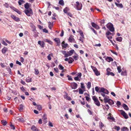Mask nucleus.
Masks as SVG:
<instances>
[{
  "label": "nucleus",
  "mask_w": 131,
  "mask_h": 131,
  "mask_svg": "<svg viewBox=\"0 0 131 131\" xmlns=\"http://www.w3.org/2000/svg\"><path fill=\"white\" fill-rule=\"evenodd\" d=\"M111 70L109 68H108L106 70L107 74L108 75H111L113 76H114V74L112 72H110V71Z\"/></svg>",
  "instance_id": "obj_9"
},
{
  "label": "nucleus",
  "mask_w": 131,
  "mask_h": 131,
  "mask_svg": "<svg viewBox=\"0 0 131 131\" xmlns=\"http://www.w3.org/2000/svg\"><path fill=\"white\" fill-rule=\"evenodd\" d=\"M24 12L26 15L28 16H30L31 15L33 14V13L32 9L30 8L28 9H25Z\"/></svg>",
  "instance_id": "obj_1"
},
{
  "label": "nucleus",
  "mask_w": 131,
  "mask_h": 131,
  "mask_svg": "<svg viewBox=\"0 0 131 131\" xmlns=\"http://www.w3.org/2000/svg\"><path fill=\"white\" fill-rule=\"evenodd\" d=\"M104 102L105 103H108L109 101H110V99L107 98L106 97H104Z\"/></svg>",
  "instance_id": "obj_27"
},
{
  "label": "nucleus",
  "mask_w": 131,
  "mask_h": 131,
  "mask_svg": "<svg viewBox=\"0 0 131 131\" xmlns=\"http://www.w3.org/2000/svg\"><path fill=\"white\" fill-rule=\"evenodd\" d=\"M79 33L81 37L83 38H84V35L83 34L82 31L81 30H80L79 31Z\"/></svg>",
  "instance_id": "obj_31"
},
{
  "label": "nucleus",
  "mask_w": 131,
  "mask_h": 131,
  "mask_svg": "<svg viewBox=\"0 0 131 131\" xmlns=\"http://www.w3.org/2000/svg\"><path fill=\"white\" fill-rule=\"evenodd\" d=\"M105 89L104 88L102 87L101 88L100 90H99V93H103L104 92V91Z\"/></svg>",
  "instance_id": "obj_37"
},
{
  "label": "nucleus",
  "mask_w": 131,
  "mask_h": 131,
  "mask_svg": "<svg viewBox=\"0 0 131 131\" xmlns=\"http://www.w3.org/2000/svg\"><path fill=\"white\" fill-rule=\"evenodd\" d=\"M116 40L119 42L122 41V38L121 37H118L116 38Z\"/></svg>",
  "instance_id": "obj_22"
},
{
  "label": "nucleus",
  "mask_w": 131,
  "mask_h": 131,
  "mask_svg": "<svg viewBox=\"0 0 131 131\" xmlns=\"http://www.w3.org/2000/svg\"><path fill=\"white\" fill-rule=\"evenodd\" d=\"M87 111H88V112L89 114L90 115H92V114H93L92 112L89 109H88V110Z\"/></svg>",
  "instance_id": "obj_57"
},
{
  "label": "nucleus",
  "mask_w": 131,
  "mask_h": 131,
  "mask_svg": "<svg viewBox=\"0 0 131 131\" xmlns=\"http://www.w3.org/2000/svg\"><path fill=\"white\" fill-rule=\"evenodd\" d=\"M100 126V127H102L104 126V125L103 123L101 122H100L99 123Z\"/></svg>",
  "instance_id": "obj_48"
},
{
  "label": "nucleus",
  "mask_w": 131,
  "mask_h": 131,
  "mask_svg": "<svg viewBox=\"0 0 131 131\" xmlns=\"http://www.w3.org/2000/svg\"><path fill=\"white\" fill-rule=\"evenodd\" d=\"M37 128L35 126H33L31 127V129L34 131H36Z\"/></svg>",
  "instance_id": "obj_43"
},
{
  "label": "nucleus",
  "mask_w": 131,
  "mask_h": 131,
  "mask_svg": "<svg viewBox=\"0 0 131 131\" xmlns=\"http://www.w3.org/2000/svg\"><path fill=\"white\" fill-rule=\"evenodd\" d=\"M38 43L42 47H44L45 46V44L43 41H38Z\"/></svg>",
  "instance_id": "obj_12"
},
{
  "label": "nucleus",
  "mask_w": 131,
  "mask_h": 131,
  "mask_svg": "<svg viewBox=\"0 0 131 131\" xmlns=\"http://www.w3.org/2000/svg\"><path fill=\"white\" fill-rule=\"evenodd\" d=\"M8 49L6 47H4L2 49V52L3 54H5L7 51Z\"/></svg>",
  "instance_id": "obj_15"
},
{
  "label": "nucleus",
  "mask_w": 131,
  "mask_h": 131,
  "mask_svg": "<svg viewBox=\"0 0 131 131\" xmlns=\"http://www.w3.org/2000/svg\"><path fill=\"white\" fill-rule=\"evenodd\" d=\"M34 70H35V74H36V75L38 74L39 73V71L36 68H35Z\"/></svg>",
  "instance_id": "obj_40"
},
{
  "label": "nucleus",
  "mask_w": 131,
  "mask_h": 131,
  "mask_svg": "<svg viewBox=\"0 0 131 131\" xmlns=\"http://www.w3.org/2000/svg\"><path fill=\"white\" fill-rule=\"evenodd\" d=\"M45 41L46 42L48 43H49L50 45H52V42L50 40H48L47 39H46Z\"/></svg>",
  "instance_id": "obj_33"
},
{
  "label": "nucleus",
  "mask_w": 131,
  "mask_h": 131,
  "mask_svg": "<svg viewBox=\"0 0 131 131\" xmlns=\"http://www.w3.org/2000/svg\"><path fill=\"white\" fill-rule=\"evenodd\" d=\"M47 59L49 60H51V58L50 56V54H49V55L47 56Z\"/></svg>",
  "instance_id": "obj_61"
},
{
  "label": "nucleus",
  "mask_w": 131,
  "mask_h": 131,
  "mask_svg": "<svg viewBox=\"0 0 131 131\" xmlns=\"http://www.w3.org/2000/svg\"><path fill=\"white\" fill-rule=\"evenodd\" d=\"M69 8L66 7L63 9V11L64 13L67 14L68 13L67 12L69 11Z\"/></svg>",
  "instance_id": "obj_23"
},
{
  "label": "nucleus",
  "mask_w": 131,
  "mask_h": 131,
  "mask_svg": "<svg viewBox=\"0 0 131 131\" xmlns=\"http://www.w3.org/2000/svg\"><path fill=\"white\" fill-rule=\"evenodd\" d=\"M18 3L19 5H21L22 3L23 4L25 3V2L23 0H18Z\"/></svg>",
  "instance_id": "obj_19"
},
{
  "label": "nucleus",
  "mask_w": 131,
  "mask_h": 131,
  "mask_svg": "<svg viewBox=\"0 0 131 131\" xmlns=\"http://www.w3.org/2000/svg\"><path fill=\"white\" fill-rule=\"evenodd\" d=\"M121 66H119L117 67V70L119 73H120L122 72V69L121 68Z\"/></svg>",
  "instance_id": "obj_29"
},
{
  "label": "nucleus",
  "mask_w": 131,
  "mask_h": 131,
  "mask_svg": "<svg viewBox=\"0 0 131 131\" xmlns=\"http://www.w3.org/2000/svg\"><path fill=\"white\" fill-rule=\"evenodd\" d=\"M3 5L6 8H8L9 6L8 4L7 3H5V4H4Z\"/></svg>",
  "instance_id": "obj_55"
},
{
  "label": "nucleus",
  "mask_w": 131,
  "mask_h": 131,
  "mask_svg": "<svg viewBox=\"0 0 131 131\" xmlns=\"http://www.w3.org/2000/svg\"><path fill=\"white\" fill-rule=\"evenodd\" d=\"M115 129L117 131L119 130L120 129V127L119 126H115Z\"/></svg>",
  "instance_id": "obj_52"
},
{
  "label": "nucleus",
  "mask_w": 131,
  "mask_h": 131,
  "mask_svg": "<svg viewBox=\"0 0 131 131\" xmlns=\"http://www.w3.org/2000/svg\"><path fill=\"white\" fill-rule=\"evenodd\" d=\"M37 109L39 111H40L42 110V107L40 105H37Z\"/></svg>",
  "instance_id": "obj_39"
},
{
  "label": "nucleus",
  "mask_w": 131,
  "mask_h": 131,
  "mask_svg": "<svg viewBox=\"0 0 131 131\" xmlns=\"http://www.w3.org/2000/svg\"><path fill=\"white\" fill-rule=\"evenodd\" d=\"M121 74L122 75H126V71H122L121 72Z\"/></svg>",
  "instance_id": "obj_38"
},
{
  "label": "nucleus",
  "mask_w": 131,
  "mask_h": 131,
  "mask_svg": "<svg viewBox=\"0 0 131 131\" xmlns=\"http://www.w3.org/2000/svg\"><path fill=\"white\" fill-rule=\"evenodd\" d=\"M69 59L70 60L68 61V63L69 64L71 63L74 61V59L71 57L69 58Z\"/></svg>",
  "instance_id": "obj_18"
},
{
  "label": "nucleus",
  "mask_w": 131,
  "mask_h": 131,
  "mask_svg": "<svg viewBox=\"0 0 131 131\" xmlns=\"http://www.w3.org/2000/svg\"><path fill=\"white\" fill-rule=\"evenodd\" d=\"M103 93L106 94H108L109 93V92L107 90L105 89Z\"/></svg>",
  "instance_id": "obj_59"
},
{
  "label": "nucleus",
  "mask_w": 131,
  "mask_h": 131,
  "mask_svg": "<svg viewBox=\"0 0 131 131\" xmlns=\"http://www.w3.org/2000/svg\"><path fill=\"white\" fill-rule=\"evenodd\" d=\"M10 127L11 129H13V130L15 129V126L13 125L11 123V122L10 123Z\"/></svg>",
  "instance_id": "obj_26"
},
{
  "label": "nucleus",
  "mask_w": 131,
  "mask_h": 131,
  "mask_svg": "<svg viewBox=\"0 0 131 131\" xmlns=\"http://www.w3.org/2000/svg\"><path fill=\"white\" fill-rule=\"evenodd\" d=\"M43 31L46 33H48V31L46 29V28H44L43 29Z\"/></svg>",
  "instance_id": "obj_60"
},
{
  "label": "nucleus",
  "mask_w": 131,
  "mask_h": 131,
  "mask_svg": "<svg viewBox=\"0 0 131 131\" xmlns=\"http://www.w3.org/2000/svg\"><path fill=\"white\" fill-rule=\"evenodd\" d=\"M81 87L83 89H85V86H84V84L82 83H81Z\"/></svg>",
  "instance_id": "obj_47"
},
{
  "label": "nucleus",
  "mask_w": 131,
  "mask_h": 131,
  "mask_svg": "<svg viewBox=\"0 0 131 131\" xmlns=\"http://www.w3.org/2000/svg\"><path fill=\"white\" fill-rule=\"evenodd\" d=\"M91 67L93 70V71L96 75L98 76L100 75V72L95 67L92 66H91Z\"/></svg>",
  "instance_id": "obj_3"
},
{
  "label": "nucleus",
  "mask_w": 131,
  "mask_h": 131,
  "mask_svg": "<svg viewBox=\"0 0 131 131\" xmlns=\"http://www.w3.org/2000/svg\"><path fill=\"white\" fill-rule=\"evenodd\" d=\"M107 119H110L112 120V121H114L115 120V119L113 117H112L111 116L110 117H108L107 118Z\"/></svg>",
  "instance_id": "obj_41"
},
{
  "label": "nucleus",
  "mask_w": 131,
  "mask_h": 131,
  "mask_svg": "<svg viewBox=\"0 0 131 131\" xmlns=\"http://www.w3.org/2000/svg\"><path fill=\"white\" fill-rule=\"evenodd\" d=\"M73 58L75 60H78V57L76 56H73Z\"/></svg>",
  "instance_id": "obj_56"
},
{
  "label": "nucleus",
  "mask_w": 131,
  "mask_h": 131,
  "mask_svg": "<svg viewBox=\"0 0 131 131\" xmlns=\"http://www.w3.org/2000/svg\"><path fill=\"white\" fill-rule=\"evenodd\" d=\"M107 27L111 32H114L115 31L113 26L112 24H108L107 26Z\"/></svg>",
  "instance_id": "obj_4"
},
{
  "label": "nucleus",
  "mask_w": 131,
  "mask_h": 131,
  "mask_svg": "<svg viewBox=\"0 0 131 131\" xmlns=\"http://www.w3.org/2000/svg\"><path fill=\"white\" fill-rule=\"evenodd\" d=\"M2 124L3 126H5L7 124V121L5 120H2L1 121Z\"/></svg>",
  "instance_id": "obj_20"
},
{
  "label": "nucleus",
  "mask_w": 131,
  "mask_h": 131,
  "mask_svg": "<svg viewBox=\"0 0 131 131\" xmlns=\"http://www.w3.org/2000/svg\"><path fill=\"white\" fill-rule=\"evenodd\" d=\"M61 52L64 55V57H67V53H66V51H61Z\"/></svg>",
  "instance_id": "obj_21"
},
{
  "label": "nucleus",
  "mask_w": 131,
  "mask_h": 131,
  "mask_svg": "<svg viewBox=\"0 0 131 131\" xmlns=\"http://www.w3.org/2000/svg\"><path fill=\"white\" fill-rule=\"evenodd\" d=\"M54 40L56 42L57 46H59L60 45V40L59 38H56L54 39Z\"/></svg>",
  "instance_id": "obj_10"
},
{
  "label": "nucleus",
  "mask_w": 131,
  "mask_h": 131,
  "mask_svg": "<svg viewBox=\"0 0 131 131\" xmlns=\"http://www.w3.org/2000/svg\"><path fill=\"white\" fill-rule=\"evenodd\" d=\"M112 35L108 36H107V37L109 40H110V39L112 38Z\"/></svg>",
  "instance_id": "obj_64"
},
{
  "label": "nucleus",
  "mask_w": 131,
  "mask_h": 131,
  "mask_svg": "<svg viewBox=\"0 0 131 131\" xmlns=\"http://www.w3.org/2000/svg\"><path fill=\"white\" fill-rule=\"evenodd\" d=\"M24 106L22 104L20 105L19 107V110L20 111H22L23 109Z\"/></svg>",
  "instance_id": "obj_30"
},
{
  "label": "nucleus",
  "mask_w": 131,
  "mask_h": 131,
  "mask_svg": "<svg viewBox=\"0 0 131 131\" xmlns=\"http://www.w3.org/2000/svg\"><path fill=\"white\" fill-rule=\"evenodd\" d=\"M10 17L16 21L18 22L20 21L19 18L16 17L15 15L12 14L11 15Z\"/></svg>",
  "instance_id": "obj_7"
},
{
  "label": "nucleus",
  "mask_w": 131,
  "mask_h": 131,
  "mask_svg": "<svg viewBox=\"0 0 131 131\" xmlns=\"http://www.w3.org/2000/svg\"><path fill=\"white\" fill-rule=\"evenodd\" d=\"M108 103L110 105H112L114 104V103L112 100L111 99H110V101H109Z\"/></svg>",
  "instance_id": "obj_32"
},
{
  "label": "nucleus",
  "mask_w": 131,
  "mask_h": 131,
  "mask_svg": "<svg viewBox=\"0 0 131 131\" xmlns=\"http://www.w3.org/2000/svg\"><path fill=\"white\" fill-rule=\"evenodd\" d=\"M95 102V104L97 106H100V103L99 100Z\"/></svg>",
  "instance_id": "obj_42"
},
{
  "label": "nucleus",
  "mask_w": 131,
  "mask_h": 131,
  "mask_svg": "<svg viewBox=\"0 0 131 131\" xmlns=\"http://www.w3.org/2000/svg\"><path fill=\"white\" fill-rule=\"evenodd\" d=\"M92 99L94 100V102H96L98 100V99L95 96H93L92 97Z\"/></svg>",
  "instance_id": "obj_34"
},
{
  "label": "nucleus",
  "mask_w": 131,
  "mask_h": 131,
  "mask_svg": "<svg viewBox=\"0 0 131 131\" xmlns=\"http://www.w3.org/2000/svg\"><path fill=\"white\" fill-rule=\"evenodd\" d=\"M67 77L68 78V80H69L72 81L73 79L69 75L67 76Z\"/></svg>",
  "instance_id": "obj_49"
},
{
  "label": "nucleus",
  "mask_w": 131,
  "mask_h": 131,
  "mask_svg": "<svg viewBox=\"0 0 131 131\" xmlns=\"http://www.w3.org/2000/svg\"><path fill=\"white\" fill-rule=\"evenodd\" d=\"M32 79L31 78H29L28 77L26 79V81L27 82H30L32 81Z\"/></svg>",
  "instance_id": "obj_24"
},
{
  "label": "nucleus",
  "mask_w": 131,
  "mask_h": 131,
  "mask_svg": "<svg viewBox=\"0 0 131 131\" xmlns=\"http://www.w3.org/2000/svg\"><path fill=\"white\" fill-rule=\"evenodd\" d=\"M48 27L50 29H51L52 27L53 26V25L52 24H51V22L50 21H49L48 22Z\"/></svg>",
  "instance_id": "obj_25"
},
{
  "label": "nucleus",
  "mask_w": 131,
  "mask_h": 131,
  "mask_svg": "<svg viewBox=\"0 0 131 131\" xmlns=\"http://www.w3.org/2000/svg\"><path fill=\"white\" fill-rule=\"evenodd\" d=\"M76 4H75L74 6L76 7L77 9L78 10H81L82 9V3H80L78 1L76 2Z\"/></svg>",
  "instance_id": "obj_2"
},
{
  "label": "nucleus",
  "mask_w": 131,
  "mask_h": 131,
  "mask_svg": "<svg viewBox=\"0 0 131 131\" xmlns=\"http://www.w3.org/2000/svg\"><path fill=\"white\" fill-rule=\"evenodd\" d=\"M91 87V82H88V83L87 85V88L89 89Z\"/></svg>",
  "instance_id": "obj_35"
},
{
  "label": "nucleus",
  "mask_w": 131,
  "mask_h": 131,
  "mask_svg": "<svg viewBox=\"0 0 131 131\" xmlns=\"http://www.w3.org/2000/svg\"><path fill=\"white\" fill-rule=\"evenodd\" d=\"M91 24L92 27L95 28V29H100L99 27L97 25L95 24L94 23L92 22L91 23Z\"/></svg>",
  "instance_id": "obj_11"
},
{
  "label": "nucleus",
  "mask_w": 131,
  "mask_h": 131,
  "mask_svg": "<svg viewBox=\"0 0 131 131\" xmlns=\"http://www.w3.org/2000/svg\"><path fill=\"white\" fill-rule=\"evenodd\" d=\"M59 4L60 5L63 6L64 4V3L63 0H61L59 2Z\"/></svg>",
  "instance_id": "obj_36"
},
{
  "label": "nucleus",
  "mask_w": 131,
  "mask_h": 131,
  "mask_svg": "<svg viewBox=\"0 0 131 131\" xmlns=\"http://www.w3.org/2000/svg\"><path fill=\"white\" fill-rule=\"evenodd\" d=\"M106 60L108 62H110L111 61H112L113 60V59L112 57H106Z\"/></svg>",
  "instance_id": "obj_13"
},
{
  "label": "nucleus",
  "mask_w": 131,
  "mask_h": 131,
  "mask_svg": "<svg viewBox=\"0 0 131 131\" xmlns=\"http://www.w3.org/2000/svg\"><path fill=\"white\" fill-rule=\"evenodd\" d=\"M77 84L75 82H73L71 83V87L72 89H76L77 88Z\"/></svg>",
  "instance_id": "obj_6"
},
{
  "label": "nucleus",
  "mask_w": 131,
  "mask_h": 131,
  "mask_svg": "<svg viewBox=\"0 0 131 131\" xmlns=\"http://www.w3.org/2000/svg\"><path fill=\"white\" fill-rule=\"evenodd\" d=\"M106 34L107 36L112 35V36H113V34L111 33L110 32L108 31L106 32Z\"/></svg>",
  "instance_id": "obj_28"
},
{
  "label": "nucleus",
  "mask_w": 131,
  "mask_h": 131,
  "mask_svg": "<svg viewBox=\"0 0 131 131\" xmlns=\"http://www.w3.org/2000/svg\"><path fill=\"white\" fill-rule=\"evenodd\" d=\"M66 99L68 100L69 101H71L72 100V99L70 97L68 96H67L66 97Z\"/></svg>",
  "instance_id": "obj_63"
},
{
  "label": "nucleus",
  "mask_w": 131,
  "mask_h": 131,
  "mask_svg": "<svg viewBox=\"0 0 131 131\" xmlns=\"http://www.w3.org/2000/svg\"><path fill=\"white\" fill-rule=\"evenodd\" d=\"M15 12L20 15L21 14V13L17 9Z\"/></svg>",
  "instance_id": "obj_58"
},
{
  "label": "nucleus",
  "mask_w": 131,
  "mask_h": 131,
  "mask_svg": "<svg viewBox=\"0 0 131 131\" xmlns=\"http://www.w3.org/2000/svg\"><path fill=\"white\" fill-rule=\"evenodd\" d=\"M121 114L125 118L127 119L128 118V116L127 114L123 110H121Z\"/></svg>",
  "instance_id": "obj_5"
},
{
  "label": "nucleus",
  "mask_w": 131,
  "mask_h": 131,
  "mask_svg": "<svg viewBox=\"0 0 131 131\" xmlns=\"http://www.w3.org/2000/svg\"><path fill=\"white\" fill-rule=\"evenodd\" d=\"M48 126L51 127H53V126L52 123L50 121L48 123Z\"/></svg>",
  "instance_id": "obj_54"
},
{
  "label": "nucleus",
  "mask_w": 131,
  "mask_h": 131,
  "mask_svg": "<svg viewBox=\"0 0 131 131\" xmlns=\"http://www.w3.org/2000/svg\"><path fill=\"white\" fill-rule=\"evenodd\" d=\"M123 107L126 110H129V108L127 105L124 103L123 104Z\"/></svg>",
  "instance_id": "obj_16"
},
{
  "label": "nucleus",
  "mask_w": 131,
  "mask_h": 131,
  "mask_svg": "<svg viewBox=\"0 0 131 131\" xmlns=\"http://www.w3.org/2000/svg\"><path fill=\"white\" fill-rule=\"evenodd\" d=\"M68 46V44L67 43L64 44H62V46L63 48H67Z\"/></svg>",
  "instance_id": "obj_45"
},
{
  "label": "nucleus",
  "mask_w": 131,
  "mask_h": 131,
  "mask_svg": "<svg viewBox=\"0 0 131 131\" xmlns=\"http://www.w3.org/2000/svg\"><path fill=\"white\" fill-rule=\"evenodd\" d=\"M95 90L96 91V92L99 93V88L98 87L96 86L95 87Z\"/></svg>",
  "instance_id": "obj_53"
},
{
  "label": "nucleus",
  "mask_w": 131,
  "mask_h": 131,
  "mask_svg": "<svg viewBox=\"0 0 131 131\" xmlns=\"http://www.w3.org/2000/svg\"><path fill=\"white\" fill-rule=\"evenodd\" d=\"M69 41L71 42L75 43V41L74 38V36L73 35H71L69 37L68 39Z\"/></svg>",
  "instance_id": "obj_8"
},
{
  "label": "nucleus",
  "mask_w": 131,
  "mask_h": 131,
  "mask_svg": "<svg viewBox=\"0 0 131 131\" xmlns=\"http://www.w3.org/2000/svg\"><path fill=\"white\" fill-rule=\"evenodd\" d=\"M91 29L93 31V32L96 35L97 34V32L95 31L94 29L92 28H91Z\"/></svg>",
  "instance_id": "obj_62"
},
{
  "label": "nucleus",
  "mask_w": 131,
  "mask_h": 131,
  "mask_svg": "<svg viewBox=\"0 0 131 131\" xmlns=\"http://www.w3.org/2000/svg\"><path fill=\"white\" fill-rule=\"evenodd\" d=\"M74 50H71L69 51V53H70V55H72V54L74 53Z\"/></svg>",
  "instance_id": "obj_51"
},
{
  "label": "nucleus",
  "mask_w": 131,
  "mask_h": 131,
  "mask_svg": "<svg viewBox=\"0 0 131 131\" xmlns=\"http://www.w3.org/2000/svg\"><path fill=\"white\" fill-rule=\"evenodd\" d=\"M59 69L61 70H62L64 69V67L63 66H62L60 64L59 65Z\"/></svg>",
  "instance_id": "obj_46"
},
{
  "label": "nucleus",
  "mask_w": 131,
  "mask_h": 131,
  "mask_svg": "<svg viewBox=\"0 0 131 131\" xmlns=\"http://www.w3.org/2000/svg\"><path fill=\"white\" fill-rule=\"evenodd\" d=\"M18 120L19 122H23L24 121V118L22 117L19 118L18 119Z\"/></svg>",
  "instance_id": "obj_50"
},
{
  "label": "nucleus",
  "mask_w": 131,
  "mask_h": 131,
  "mask_svg": "<svg viewBox=\"0 0 131 131\" xmlns=\"http://www.w3.org/2000/svg\"><path fill=\"white\" fill-rule=\"evenodd\" d=\"M29 4L28 3H26V4L24 5V7L25 8L27 9H29Z\"/></svg>",
  "instance_id": "obj_17"
},
{
  "label": "nucleus",
  "mask_w": 131,
  "mask_h": 131,
  "mask_svg": "<svg viewBox=\"0 0 131 131\" xmlns=\"http://www.w3.org/2000/svg\"><path fill=\"white\" fill-rule=\"evenodd\" d=\"M79 93L81 94H83L84 92V91L81 89H79Z\"/></svg>",
  "instance_id": "obj_44"
},
{
  "label": "nucleus",
  "mask_w": 131,
  "mask_h": 131,
  "mask_svg": "<svg viewBox=\"0 0 131 131\" xmlns=\"http://www.w3.org/2000/svg\"><path fill=\"white\" fill-rule=\"evenodd\" d=\"M115 3L118 7H120L121 8L123 7V6L122 4H118L116 3V2H115Z\"/></svg>",
  "instance_id": "obj_14"
}]
</instances>
